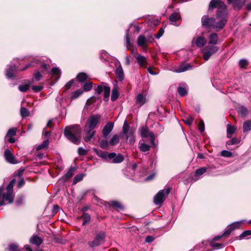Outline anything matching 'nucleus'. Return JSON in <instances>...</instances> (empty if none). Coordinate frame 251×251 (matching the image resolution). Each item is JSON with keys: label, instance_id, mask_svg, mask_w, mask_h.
<instances>
[{"label": "nucleus", "instance_id": "nucleus-4", "mask_svg": "<svg viewBox=\"0 0 251 251\" xmlns=\"http://www.w3.org/2000/svg\"><path fill=\"white\" fill-rule=\"evenodd\" d=\"M170 192V189L168 187L165 189L160 190L154 197V203L156 205L162 204Z\"/></svg>", "mask_w": 251, "mask_h": 251}, {"label": "nucleus", "instance_id": "nucleus-46", "mask_svg": "<svg viewBox=\"0 0 251 251\" xmlns=\"http://www.w3.org/2000/svg\"><path fill=\"white\" fill-rule=\"evenodd\" d=\"M20 113H21V116L23 117H27L29 114V111H28V110L25 107H22L21 108Z\"/></svg>", "mask_w": 251, "mask_h": 251}, {"label": "nucleus", "instance_id": "nucleus-10", "mask_svg": "<svg viewBox=\"0 0 251 251\" xmlns=\"http://www.w3.org/2000/svg\"><path fill=\"white\" fill-rule=\"evenodd\" d=\"M93 85V83L90 81H85L83 83H79V96L82 94L84 92L90 91Z\"/></svg>", "mask_w": 251, "mask_h": 251}, {"label": "nucleus", "instance_id": "nucleus-61", "mask_svg": "<svg viewBox=\"0 0 251 251\" xmlns=\"http://www.w3.org/2000/svg\"><path fill=\"white\" fill-rule=\"evenodd\" d=\"M251 235V230H246L242 233L240 235L241 237H245L248 235Z\"/></svg>", "mask_w": 251, "mask_h": 251}, {"label": "nucleus", "instance_id": "nucleus-57", "mask_svg": "<svg viewBox=\"0 0 251 251\" xmlns=\"http://www.w3.org/2000/svg\"><path fill=\"white\" fill-rule=\"evenodd\" d=\"M34 78L36 81L40 80L42 77V75L41 74V73L39 72V71H37L34 74Z\"/></svg>", "mask_w": 251, "mask_h": 251}, {"label": "nucleus", "instance_id": "nucleus-38", "mask_svg": "<svg viewBox=\"0 0 251 251\" xmlns=\"http://www.w3.org/2000/svg\"><path fill=\"white\" fill-rule=\"evenodd\" d=\"M16 131L17 129L16 128H11L9 129L6 135L5 138H8V137H13V136L16 135Z\"/></svg>", "mask_w": 251, "mask_h": 251}, {"label": "nucleus", "instance_id": "nucleus-20", "mask_svg": "<svg viewBox=\"0 0 251 251\" xmlns=\"http://www.w3.org/2000/svg\"><path fill=\"white\" fill-rule=\"evenodd\" d=\"M245 3L244 0H234L231 3L234 9L239 10Z\"/></svg>", "mask_w": 251, "mask_h": 251}, {"label": "nucleus", "instance_id": "nucleus-14", "mask_svg": "<svg viewBox=\"0 0 251 251\" xmlns=\"http://www.w3.org/2000/svg\"><path fill=\"white\" fill-rule=\"evenodd\" d=\"M4 157L6 161L11 164H16L17 161L11 151L9 150H5L4 151Z\"/></svg>", "mask_w": 251, "mask_h": 251}, {"label": "nucleus", "instance_id": "nucleus-29", "mask_svg": "<svg viewBox=\"0 0 251 251\" xmlns=\"http://www.w3.org/2000/svg\"><path fill=\"white\" fill-rule=\"evenodd\" d=\"M119 137L118 135H114L112 136L109 141L110 146H114L116 145L119 143Z\"/></svg>", "mask_w": 251, "mask_h": 251}, {"label": "nucleus", "instance_id": "nucleus-32", "mask_svg": "<svg viewBox=\"0 0 251 251\" xmlns=\"http://www.w3.org/2000/svg\"><path fill=\"white\" fill-rule=\"evenodd\" d=\"M110 146L109 141L107 140L102 139L100 142V146L103 149H108Z\"/></svg>", "mask_w": 251, "mask_h": 251}, {"label": "nucleus", "instance_id": "nucleus-13", "mask_svg": "<svg viewBox=\"0 0 251 251\" xmlns=\"http://www.w3.org/2000/svg\"><path fill=\"white\" fill-rule=\"evenodd\" d=\"M194 43L198 48H202L206 44V40L204 37L199 36L196 38H193L192 44Z\"/></svg>", "mask_w": 251, "mask_h": 251}, {"label": "nucleus", "instance_id": "nucleus-18", "mask_svg": "<svg viewBox=\"0 0 251 251\" xmlns=\"http://www.w3.org/2000/svg\"><path fill=\"white\" fill-rule=\"evenodd\" d=\"M115 74L117 78L120 81H122L124 79V73L122 67L121 65H119V66L117 67L115 71Z\"/></svg>", "mask_w": 251, "mask_h": 251}, {"label": "nucleus", "instance_id": "nucleus-53", "mask_svg": "<svg viewBox=\"0 0 251 251\" xmlns=\"http://www.w3.org/2000/svg\"><path fill=\"white\" fill-rule=\"evenodd\" d=\"M221 155L224 157H229L232 156V153L227 151H221Z\"/></svg>", "mask_w": 251, "mask_h": 251}, {"label": "nucleus", "instance_id": "nucleus-3", "mask_svg": "<svg viewBox=\"0 0 251 251\" xmlns=\"http://www.w3.org/2000/svg\"><path fill=\"white\" fill-rule=\"evenodd\" d=\"M215 8L218 9L217 13L225 12L227 14L226 5L220 0H211L210 1L209 5V9L213 10Z\"/></svg>", "mask_w": 251, "mask_h": 251}, {"label": "nucleus", "instance_id": "nucleus-37", "mask_svg": "<svg viewBox=\"0 0 251 251\" xmlns=\"http://www.w3.org/2000/svg\"><path fill=\"white\" fill-rule=\"evenodd\" d=\"M124 159L123 156L121 154H118L117 155L115 153V156L114 157V160L112 162L115 163H119L122 162Z\"/></svg>", "mask_w": 251, "mask_h": 251}, {"label": "nucleus", "instance_id": "nucleus-25", "mask_svg": "<svg viewBox=\"0 0 251 251\" xmlns=\"http://www.w3.org/2000/svg\"><path fill=\"white\" fill-rule=\"evenodd\" d=\"M76 170L75 167H71L69 169L68 172L66 173V174L64 176V180H66L67 179H69L71 178L73 175H74V172H75Z\"/></svg>", "mask_w": 251, "mask_h": 251}, {"label": "nucleus", "instance_id": "nucleus-30", "mask_svg": "<svg viewBox=\"0 0 251 251\" xmlns=\"http://www.w3.org/2000/svg\"><path fill=\"white\" fill-rule=\"evenodd\" d=\"M238 113L242 117H245L248 113V109L244 106H240L238 108Z\"/></svg>", "mask_w": 251, "mask_h": 251}, {"label": "nucleus", "instance_id": "nucleus-19", "mask_svg": "<svg viewBox=\"0 0 251 251\" xmlns=\"http://www.w3.org/2000/svg\"><path fill=\"white\" fill-rule=\"evenodd\" d=\"M134 131L135 130L134 128H130V129L127 132V133L124 134L125 136H126L127 139L128 140L129 143L130 144L133 143L135 141L134 136L133 135Z\"/></svg>", "mask_w": 251, "mask_h": 251}, {"label": "nucleus", "instance_id": "nucleus-21", "mask_svg": "<svg viewBox=\"0 0 251 251\" xmlns=\"http://www.w3.org/2000/svg\"><path fill=\"white\" fill-rule=\"evenodd\" d=\"M180 19V16L177 13H173L170 17V20L172 22V24L175 26H178V25L176 23V22Z\"/></svg>", "mask_w": 251, "mask_h": 251}, {"label": "nucleus", "instance_id": "nucleus-22", "mask_svg": "<svg viewBox=\"0 0 251 251\" xmlns=\"http://www.w3.org/2000/svg\"><path fill=\"white\" fill-rule=\"evenodd\" d=\"M30 242L33 244L39 246L43 242L42 239L39 237L34 235L32 236L30 239Z\"/></svg>", "mask_w": 251, "mask_h": 251}, {"label": "nucleus", "instance_id": "nucleus-45", "mask_svg": "<svg viewBox=\"0 0 251 251\" xmlns=\"http://www.w3.org/2000/svg\"><path fill=\"white\" fill-rule=\"evenodd\" d=\"M9 250L10 251H20L18 245L14 243H11L9 245Z\"/></svg>", "mask_w": 251, "mask_h": 251}, {"label": "nucleus", "instance_id": "nucleus-63", "mask_svg": "<svg viewBox=\"0 0 251 251\" xmlns=\"http://www.w3.org/2000/svg\"><path fill=\"white\" fill-rule=\"evenodd\" d=\"M107 154L108 153L106 152H101L100 153L98 154L99 156L101 158L105 159H107Z\"/></svg>", "mask_w": 251, "mask_h": 251}, {"label": "nucleus", "instance_id": "nucleus-36", "mask_svg": "<svg viewBox=\"0 0 251 251\" xmlns=\"http://www.w3.org/2000/svg\"><path fill=\"white\" fill-rule=\"evenodd\" d=\"M177 92L179 95L181 97L185 96L187 93L186 87L183 86L178 87Z\"/></svg>", "mask_w": 251, "mask_h": 251}, {"label": "nucleus", "instance_id": "nucleus-5", "mask_svg": "<svg viewBox=\"0 0 251 251\" xmlns=\"http://www.w3.org/2000/svg\"><path fill=\"white\" fill-rule=\"evenodd\" d=\"M95 91L96 95H100L103 92L104 100H105V99H108L109 97L110 88L108 86L103 83L98 86L95 89Z\"/></svg>", "mask_w": 251, "mask_h": 251}, {"label": "nucleus", "instance_id": "nucleus-39", "mask_svg": "<svg viewBox=\"0 0 251 251\" xmlns=\"http://www.w3.org/2000/svg\"><path fill=\"white\" fill-rule=\"evenodd\" d=\"M194 120V118L192 117L191 116H188L186 117H185L183 120V122L184 123L188 125V126H190Z\"/></svg>", "mask_w": 251, "mask_h": 251}, {"label": "nucleus", "instance_id": "nucleus-40", "mask_svg": "<svg viewBox=\"0 0 251 251\" xmlns=\"http://www.w3.org/2000/svg\"><path fill=\"white\" fill-rule=\"evenodd\" d=\"M30 84L29 83H25L22 85H20L18 87L19 90L22 92H26L29 87Z\"/></svg>", "mask_w": 251, "mask_h": 251}, {"label": "nucleus", "instance_id": "nucleus-15", "mask_svg": "<svg viewBox=\"0 0 251 251\" xmlns=\"http://www.w3.org/2000/svg\"><path fill=\"white\" fill-rule=\"evenodd\" d=\"M14 195L13 192L7 191L2 196V201H7L8 203H11L14 200Z\"/></svg>", "mask_w": 251, "mask_h": 251}, {"label": "nucleus", "instance_id": "nucleus-2", "mask_svg": "<svg viewBox=\"0 0 251 251\" xmlns=\"http://www.w3.org/2000/svg\"><path fill=\"white\" fill-rule=\"evenodd\" d=\"M227 14L225 12L217 13L215 23L214 24L213 29L218 31L222 29L227 22Z\"/></svg>", "mask_w": 251, "mask_h": 251}, {"label": "nucleus", "instance_id": "nucleus-31", "mask_svg": "<svg viewBox=\"0 0 251 251\" xmlns=\"http://www.w3.org/2000/svg\"><path fill=\"white\" fill-rule=\"evenodd\" d=\"M251 130V120L245 122L243 124V132H248Z\"/></svg>", "mask_w": 251, "mask_h": 251}, {"label": "nucleus", "instance_id": "nucleus-43", "mask_svg": "<svg viewBox=\"0 0 251 251\" xmlns=\"http://www.w3.org/2000/svg\"><path fill=\"white\" fill-rule=\"evenodd\" d=\"M49 144V141L48 139L44 141L41 144H40V145L37 146V150L39 151L43 148H47Z\"/></svg>", "mask_w": 251, "mask_h": 251}, {"label": "nucleus", "instance_id": "nucleus-28", "mask_svg": "<svg viewBox=\"0 0 251 251\" xmlns=\"http://www.w3.org/2000/svg\"><path fill=\"white\" fill-rule=\"evenodd\" d=\"M15 70V65L10 66L6 71V75L8 78H11L14 76V72Z\"/></svg>", "mask_w": 251, "mask_h": 251}, {"label": "nucleus", "instance_id": "nucleus-23", "mask_svg": "<svg viewBox=\"0 0 251 251\" xmlns=\"http://www.w3.org/2000/svg\"><path fill=\"white\" fill-rule=\"evenodd\" d=\"M218 36L217 33H212L209 37V44L216 45L218 43Z\"/></svg>", "mask_w": 251, "mask_h": 251}, {"label": "nucleus", "instance_id": "nucleus-55", "mask_svg": "<svg viewBox=\"0 0 251 251\" xmlns=\"http://www.w3.org/2000/svg\"><path fill=\"white\" fill-rule=\"evenodd\" d=\"M75 81V79H72L70 81H69L68 83H67L65 86V89L66 90L69 89L74 85Z\"/></svg>", "mask_w": 251, "mask_h": 251}, {"label": "nucleus", "instance_id": "nucleus-35", "mask_svg": "<svg viewBox=\"0 0 251 251\" xmlns=\"http://www.w3.org/2000/svg\"><path fill=\"white\" fill-rule=\"evenodd\" d=\"M236 130V127L233 126H227V136L230 137Z\"/></svg>", "mask_w": 251, "mask_h": 251}, {"label": "nucleus", "instance_id": "nucleus-49", "mask_svg": "<svg viewBox=\"0 0 251 251\" xmlns=\"http://www.w3.org/2000/svg\"><path fill=\"white\" fill-rule=\"evenodd\" d=\"M15 179H12L10 182L8 184L7 187V188H6V191H9V192H13V186H14V184L15 183Z\"/></svg>", "mask_w": 251, "mask_h": 251}, {"label": "nucleus", "instance_id": "nucleus-6", "mask_svg": "<svg viewBox=\"0 0 251 251\" xmlns=\"http://www.w3.org/2000/svg\"><path fill=\"white\" fill-rule=\"evenodd\" d=\"M100 119V116L99 115L91 116L87 120L86 127L94 129L99 123Z\"/></svg>", "mask_w": 251, "mask_h": 251}, {"label": "nucleus", "instance_id": "nucleus-26", "mask_svg": "<svg viewBox=\"0 0 251 251\" xmlns=\"http://www.w3.org/2000/svg\"><path fill=\"white\" fill-rule=\"evenodd\" d=\"M146 38L144 35H141L137 38V44L140 47L146 46Z\"/></svg>", "mask_w": 251, "mask_h": 251}, {"label": "nucleus", "instance_id": "nucleus-59", "mask_svg": "<svg viewBox=\"0 0 251 251\" xmlns=\"http://www.w3.org/2000/svg\"><path fill=\"white\" fill-rule=\"evenodd\" d=\"M248 65V62L246 59H241L239 61V65L241 67L243 68Z\"/></svg>", "mask_w": 251, "mask_h": 251}, {"label": "nucleus", "instance_id": "nucleus-58", "mask_svg": "<svg viewBox=\"0 0 251 251\" xmlns=\"http://www.w3.org/2000/svg\"><path fill=\"white\" fill-rule=\"evenodd\" d=\"M51 73L52 74L55 75H59L60 74L61 71L60 70L56 67L52 68L51 69Z\"/></svg>", "mask_w": 251, "mask_h": 251}, {"label": "nucleus", "instance_id": "nucleus-62", "mask_svg": "<svg viewBox=\"0 0 251 251\" xmlns=\"http://www.w3.org/2000/svg\"><path fill=\"white\" fill-rule=\"evenodd\" d=\"M233 230V228L229 226L224 233V235H229Z\"/></svg>", "mask_w": 251, "mask_h": 251}, {"label": "nucleus", "instance_id": "nucleus-56", "mask_svg": "<svg viewBox=\"0 0 251 251\" xmlns=\"http://www.w3.org/2000/svg\"><path fill=\"white\" fill-rule=\"evenodd\" d=\"M199 130L201 133H202L204 131V125L203 121H201L198 126Z\"/></svg>", "mask_w": 251, "mask_h": 251}, {"label": "nucleus", "instance_id": "nucleus-1", "mask_svg": "<svg viewBox=\"0 0 251 251\" xmlns=\"http://www.w3.org/2000/svg\"><path fill=\"white\" fill-rule=\"evenodd\" d=\"M64 134L65 136L71 142L77 144L78 126L73 125L66 126L65 128Z\"/></svg>", "mask_w": 251, "mask_h": 251}, {"label": "nucleus", "instance_id": "nucleus-47", "mask_svg": "<svg viewBox=\"0 0 251 251\" xmlns=\"http://www.w3.org/2000/svg\"><path fill=\"white\" fill-rule=\"evenodd\" d=\"M150 147L151 146L150 145H147L145 143H142L140 146V150L144 152L149 151Z\"/></svg>", "mask_w": 251, "mask_h": 251}, {"label": "nucleus", "instance_id": "nucleus-24", "mask_svg": "<svg viewBox=\"0 0 251 251\" xmlns=\"http://www.w3.org/2000/svg\"><path fill=\"white\" fill-rule=\"evenodd\" d=\"M192 66L189 64H185L181 65L175 71L176 73H181L190 70Z\"/></svg>", "mask_w": 251, "mask_h": 251}, {"label": "nucleus", "instance_id": "nucleus-51", "mask_svg": "<svg viewBox=\"0 0 251 251\" xmlns=\"http://www.w3.org/2000/svg\"><path fill=\"white\" fill-rule=\"evenodd\" d=\"M243 221L234 222V223H233L230 226H231V227H232L233 228V229L234 230L235 229L239 228L240 226H241V224L243 223Z\"/></svg>", "mask_w": 251, "mask_h": 251}, {"label": "nucleus", "instance_id": "nucleus-54", "mask_svg": "<svg viewBox=\"0 0 251 251\" xmlns=\"http://www.w3.org/2000/svg\"><path fill=\"white\" fill-rule=\"evenodd\" d=\"M239 143V141L238 139H237L236 138H233L231 140L227 141L226 142V145H235V144H238Z\"/></svg>", "mask_w": 251, "mask_h": 251}, {"label": "nucleus", "instance_id": "nucleus-11", "mask_svg": "<svg viewBox=\"0 0 251 251\" xmlns=\"http://www.w3.org/2000/svg\"><path fill=\"white\" fill-rule=\"evenodd\" d=\"M202 25L208 28L213 29L214 24L215 23V19L214 18H209L208 16H203L201 18Z\"/></svg>", "mask_w": 251, "mask_h": 251}, {"label": "nucleus", "instance_id": "nucleus-8", "mask_svg": "<svg viewBox=\"0 0 251 251\" xmlns=\"http://www.w3.org/2000/svg\"><path fill=\"white\" fill-rule=\"evenodd\" d=\"M105 234L104 232H100L98 233L94 240L89 243V245L91 247H95L102 244L104 242Z\"/></svg>", "mask_w": 251, "mask_h": 251}, {"label": "nucleus", "instance_id": "nucleus-42", "mask_svg": "<svg viewBox=\"0 0 251 251\" xmlns=\"http://www.w3.org/2000/svg\"><path fill=\"white\" fill-rule=\"evenodd\" d=\"M125 41H126V45L127 49V50L130 49L132 47V45L130 43V38H129V35L127 33L126 35Z\"/></svg>", "mask_w": 251, "mask_h": 251}, {"label": "nucleus", "instance_id": "nucleus-34", "mask_svg": "<svg viewBox=\"0 0 251 251\" xmlns=\"http://www.w3.org/2000/svg\"><path fill=\"white\" fill-rule=\"evenodd\" d=\"M88 75L84 73H79V83L88 81Z\"/></svg>", "mask_w": 251, "mask_h": 251}, {"label": "nucleus", "instance_id": "nucleus-9", "mask_svg": "<svg viewBox=\"0 0 251 251\" xmlns=\"http://www.w3.org/2000/svg\"><path fill=\"white\" fill-rule=\"evenodd\" d=\"M140 133L142 137L148 138L151 143L154 144L155 137L152 132L150 131L147 128L143 127L141 129Z\"/></svg>", "mask_w": 251, "mask_h": 251}, {"label": "nucleus", "instance_id": "nucleus-64", "mask_svg": "<svg viewBox=\"0 0 251 251\" xmlns=\"http://www.w3.org/2000/svg\"><path fill=\"white\" fill-rule=\"evenodd\" d=\"M164 30L161 28L159 29L158 33L156 35L155 37L157 39H159L164 33Z\"/></svg>", "mask_w": 251, "mask_h": 251}, {"label": "nucleus", "instance_id": "nucleus-60", "mask_svg": "<svg viewBox=\"0 0 251 251\" xmlns=\"http://www.w3.org/2000/svg\"><path fill=\"white\" fill-rule=\"evenodd\" d=\"M42 86H32V89L34 92H38L43 89Z\"/></svg>", "mask_w": 251, "mask_h": 251}, {"label": "nucleus", "instance_id": "nucleus-41", "mask_svg": "<svg viewBox=\"0 0 251 251\" xmlns=\"http://www.w3.org/2000/svg\"><path fill=\"white\" fill-rule=\"evenodd\" d=\"M118 96H119V93H118V91L117 90V89L116 88L113 89L112 92L111 97V100L112 101H115V100H116L118 99Z\"/></svg>", "mask_w": 251, "mask_h": 251}, {"label": "nucleus", "instance_id": "nucleus-33", "mask_svg": "<svg viewBox=\"0 0 251 251\" xmlns=\"http://www.w3.org/2000/svg\"><path fill=\"white\" fill-rule=\"evenodd\" d=\"M81 218L82 219V225L84 226L86 224H88L90 221V216L87 214L84 213L83 215L81 216Z\"/></svg>", "mask_w": 251, "mask_h": 251}, {"label": "nucleus", "instance_id": "nucleus-44", "mask_svg": "<svg viewBox=\"0 0 251 251\" xmlns=\"http://www.w3.org/2000/svg\"><path fill=\"white\" fill-rule=\"evenodd\" d=\"M206 168L205 167L201 168L200 169H198L195 173V176H200L203 175L204 173L206 172Z\"/></svg>", "mask_w": 251, "mask_h": 251}, {"label": "nucleus", "instance_id": "nucleus-50", "mask_svg": "<svg viewBox=\"0 0 251 251\" xmlns=\"http://www.w3.org/2000/svg\"><path fill=\"white\" fill-rule=\"evenodd\" d=\"M210 246L216 249H221L224 247V245L222 244L215 243L214 242H211L210 243Z\"/></svg>", "mask_w": 251, "mask_h": 251}, {"label": "nucleus", "instance_id": "nucleus-17", "mask_svg": "<svg viewBox=\"0 0 251 251\" xmlns=\"http://www.w3.org/2000/svg\"><path fill=\"white\" fill-rule=\"evenodd\" d=\"M86 136L84 137V140L86 142L91 141L92 138L96 134V131L92 129H89L86 127Z\"/></svg>", "mask_w": 251, "mask_h": 251}, {"label": "nucleus", "instance_id": "nucleus-12", "mask_svg": "<svg viewBox=\"0 0 251 251\" xmlns=\"http://www.w3.org/2000/svg\"><path fill=\"white\" fill-rule=\"evenodd\" d=\"M114 127V124L111 122L107 123L104 126L102 130V136L107 138L112 131Z\"/></svg>", "mask_w": 251, "mask_h": 251}, {"label": "nucleus", "instance_id": "nucleus-48", "mask_svg": "<svg viewBox=\"0 0 251 251\" xmlns=\"http://www.w3.org/2000/svg\"><path fill=\"white\" fill-rule=\"evenodd\" d=\"M130 129V127L129 125L127 124L126 121H125L123 127V131L124 134H127Z\"/></svg>", "mask_w": 251, "mask_h": 251}, {"label": "nucleus", "instance_id": "nucleus-16", "mask_svg": "<svg viewBox=\"0 0 251 251\" xmlns=\"http://www.w3.org/2000/svg\"><path fill=\"white\" fill-rule=\"evenodd\" d=\"M135 58L141 67H146L147 66L148 62L145 57L141 54H137L135 56Z\"/></svg>", "mask_w": 251, "mask_h": 251}, {"label": "nucleus", "instance_id": "nucleus-27", "mask_svg": "<svg viewBox=\"0 0 251 251\" xmlns=\"http://www.w3.org/2000/svg\"><path fill=\"white\" fill-rule=\"evenodd\" d=\"M145 97L141 94H139L136 97V103L140 106L142 105L145 102Z\"/></svg>", "mask_w": 251, "mask_h": 251}, {"label": "nucleus", "instance_id": "nucleus-52", "mask_svg": "<svg viewBox=\"0 0 251 251\" xmlns=\"http://www.w3.org/2000/svg\"><path fill=\"white\" fill-rule=\"evenodd\" d=\"M111 205L113 207H117V208H119L120 209L123 208V205L119 201H111Z\"/></svg>", "mask_w": 251, "mask_h": 251}, {"label": "nucleus", "instance_id": "nucleus-7", "mask_svg": "<svg viewBox=\"0 0 251 251\" xmlns=\"http://www.w3.org/2000/svg\"><path fill=\"white\" fill-rule=\"evenodd\" d=\"M218 50V48L215 46H207L203 50V58L205 60H208L212 55L216 53Z\"/></svg>", "mask_w": 251, "mask_h": 251}]
</instances>
